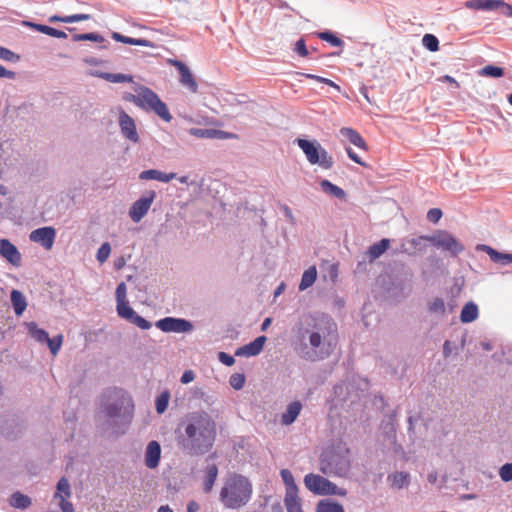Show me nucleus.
I'll return each mask as SVG.
<instances>
[{"instance_id":"f257e3e1","label":"nucleus","mask_w":512,"mask_h":512,"mask_svg":"<svg viewBox=\"0 0 512 512\" xmlns=\"http://www.w3.org/2000/svg\"><path fill=\"white\" fill-rule=\"evenodd\" d=\"M216 436L217 424L204 410L187 414L176 429L178 446L190 456H202L210 452Z\"/></svg>"},{"instance_id":"393cba45","label":"nucleus","mask_w":512,"mask_h":512,"mask_svg":"<svg viewBox=\"0 0 512 512\" xmlns=\"http://www.w3.org/2000/svg\"><path fill=\"white\" fill-rule=\"evenodd\" d=\"M339 134L342 138L348 140L356 147L367 150V144L365 140L355 129L350 127H343L339 130Z\"/></svg>"},{"instance_id":"4c0bfd02","label":"nucleus","mask_w":512,"mask_h":512,"mask_svg":"<svg viewBox=\"0 0 512 512\" xmlns=\"http://www.w3.org/2000/svg\"><path fill=\"white\" fill-rule=\"evenodd\" d=\"M317 279V269L315 266H311L304 271L299 284V290L304 291L314 284Z\"/></svg>"},{"instance_id":"0e129e2a","label":"nucleus","mask_w":512,"mask_h":512,"mask_svg":"<svg viewBox=\"0 0 512 512\" xmlns=\"http://www.w3.org/2000/svg\"><path fill=\"white\" fill-rule=\"evenodd\" d=\"M59 499V507L62 510V512H74L73 504L67 500L66 497L61 496Z\"/></svg>"},{"instance_id":"680f3d73","label":"nucleus","mask_w":512,"mask_h":512,"mask_svg":"<svg viewBox=\"0 0 512 512\" xmlns=\"http://www.w3.org/2000/svg\"><path fill=\"white\" fill-rule=\"evenodd\" d=\"M218 360L225 366H232L235 363L234 356L226 353V352H219L218 353Z\"/></svg>"},{"instance_id":"f3484780","label":"nucleus","mask_w":512,"mask_h":512,"mask_svg":"<svg viewBox=\"0 0 512 512\" xmlns=\"http://www.w3.org/2000/svg\"><path fill=\"white\" fill-rule=\"evenodd\" d=\"M171 63L180 74V83L187 87L191 92H197L198 84L189 67L180 60H173Z\"/></svg>"},{"instance_id":"473e14b6","label":"nucleus","mask_w":512,"mask_h":512,"mask_svg":"<svg viewBox=\"0 0 512 512\" xmlns=\"http://www.w3.org/2000/svg\"><path fill=\"white\" fill-rule=\"evenodd\" d=\"M316 512H345L344 507L338 501L325 498L318 501Z\"/></svg>"},{"instance_id":"6e6552de","label":"nucleus","mask_w":512,"mask_h":512,"mask_svg":"<svg viewBox=\"0 0 512 512\" xmlns=\"http://www.w3.org/2000/svg\"><path fill=\"white\" fill-rule=\"evenodd\" d=\"M428 242L435 248L447 252L451 257H457L465 250L464 245L446 230L435 231L429 236Z\"/></svg>"},{"instance_id":"0eeeda50","label":"nucleus","mask_w":512,"mask_h":512,"mask_svg":"<svg viewBox=\"0 0 512 512\" xmlns=\"http://www.w3.org/2000/svg\"><path fill=\"white\" fill-rule=\"evenodd\" d=\"M304 484L306 488L312 492L314 495L319 496H332V495H339L344 496L346 495L345 489H339L336 484L328 480L327 478H324L320 475L309 473L305 475L304 477Z\"/></svg>"},{"instance_id":"20e7f679","label":"nucleus","mask_w":512,"mask_h":512,"mask_svg":"<svg viewBox=\"0 0 512 512\" xmlns=\"http://www.w3.org/2000/svg\"><path fill=\"white\" fill-rule=\"evenodd\" d=\"M350 466L349 449L342 444L324 449L319 458V469L327 476L345 477Z\"/></svg>"},{"instance_id":"ddd939ff","label":"nucleus","mask_w":512,"mask_h":512,"mask_svg":"<svg viewBox=\"0 0 512 512\" xmlns=\"http://www.w3.org/2000/svg\"><path fill=\"white\" fill-rule=\"evenodd\" d=\"M118 124L122 136L130 142L136 144L139 142V135L137 132L135 120L128 115L124 110L119 112Z\"/></svg>"},{"instance_id":"774afa93","label":"nucleus","mask_w":512,"mask_h":512,"mask_svg":"<svg viewBox=\"0 0 512 512\" xmlns=\"http://www.w3.org/2000/svg\"><path fill=\"white\" fill-rule=\"evenodd\" d=\"M195 374L192 370H186L181 375L180 381L183 384H188L194 380Z\"/></svg>"},{"instance_id":"4468645a","label":"nucleus","mask_w":512,"mask_h":512,"mask_svg":"<svg viewBox=\"0 0 512 512\" xmlns=\"http://www.w3.org/2000/svg\"><path fill=\"white\" fill-rule=\"evenodd\" d=\"M55 238L56 230L52 226L37 228L29 236L30 241L39 243L46 250H50L53 247Z\"/></svg>"},{"instance_id":"dca6fc26","label":"nucleus","mask_w":512,"mask_h":512,"mask_svg":"<svg viewBox=\"0 0 512 512\" xmlns=\"http://www.w3.org/2000/svg\"><path fill=\"white\" fill-rule=\"evenodd\" d=\"M217 457L216 453L209 454L206 458V467L204 469V477H203V491L205 493L211 492L215 481L217 479L219 470L217 464L211 462V460Z\"/></svg>"},{"instance_id":"b1692460","label":"nucleus","mask_w":512,"mask_h":512,"mask_svg":"<svg viewBox=\"0 0 512 512\" xmlns=\"http://www.w3.org/2000/svg\"><path fill=\"white\" fill-rule=\"evenodd\" d=\"M500 0H467L464 6L472 10L495 11L499 9Z\"/></svg>"},{"instance_id":"39448f33","label":"nucleus","mask_w":512,"mask_h":512,"mask_svg":"<svg viewBox=\"0 0 512 512\" xmlns=\"http://www.w3.org/2000/svg\"><path fill=\"white\" fill-rule=\"evenodd\" d=\"M136 92V94H125L124 100L135 104L146 112H154L165 122L172 120V115L166 103L152 89L146 86H139Z\"/></svg>"},{"instance_id":"e433bc0d","label":"nucleus","mask_w":512,"mask_h":512,"mask_svg":"<svg viewBox=\"0 0 512 512\" xmlns=\"http://www.w3.org/2000/svg\"><path fill=\"white\" fill-rule=\"evenodd\" d=\"M280 476L283 481V483L286 486V494L285 495H291L298 493V487L295 483L294 477L292 472L289 469H281L280 470Z\"/></svg>"},{"instance_id":"7ed1b4c3","label":"nucleus","mask_w":512,"mask_h":512,"mask_svg":"<svg viewBox=\"0 0 512 512\" xmlns=\"http://www.w3.org/2000/svg\"><path fill=\"white\" fill-rule=\"evenodd\" d=\"M252 491V484L247 477L234 474L225 482L219 498L226 508L239 509L250 501Z\"/></svg>"},{"instance_id":"a211bd4d","label":"nucleus","mask_w":512,"mask_h":512,"mask_svg":"<svg viewBox=\"0 0 512 512\" xmlns=\"http://www.w3.org/2000/svg\"><path fill=\"white\" fill-rule=\"evenodd\" d=\"M267 337L262 335L255 338L253 341L236 349L235 356L252 357L259 355L264 347Z\"/></svg>"},{"instance_id":"4d7b16f0","label":"nucleus","mask_w":512,"mask_h":512,"mask_svg":"<svg viewBox=\"0 0 512 512\" xmlns=\"http://www.w3.org/2000/svg\"><path fill=\"white\" fill-rule=\"evenodd\" d=\"M294 51L301 57H307L309 55V50L306 46V42L303 38H300L294 47Z\"/></svg>"},{"instance_id":"c9c22d12","label":"nucleus","mask_w":512,"mask_h":512,"mask_svg":"<svg viewBox=\"0 0 512 512\" xmlns=\"http://www.w3.org/2000/svg\"><path fill=\"white\" fill-rule=\"evenodd\" d=\"M320 187L324 193L332 195L337 199L343 200L346 198V192L341 187L333 184L327 179L320 181Z\"/></svg>"},{"instance_id":"bf43d9fd","label":"nucleus","mask_w":512,"mask_h":512,"mask_svg":"<svg viewBox=\"0 0 512 512\" xmlns=\"http://www.w3.org/2000/svg\"><path fill=\"white\" fill-rule=\"evenodd\" d=\"M126 294H127V286H126L125 282H120L117 285L116 291H115L116 302L127 301Z\"/></svg>"},{"instance_id":"f8f14e48","label":"nucleus","mask_w":512,"mask_h":512,"mask_svg":"<svg viewBox=\"0 0 512 512\" xmlns=\"http://www.w3.org/2000/svg\"><path fill=\"white\" fill-rule=\"evenodd\" d=\"M0 432L7 439L14 440L22 433V424L16 415L7 414L0 418Z\"/></svg>"},{"instance_id":"69168bd1","label":"nucleus","mask_w":512,"mask_h":512,"mask_svg":"<svg viewBox=\"0 0 512 512\" xmlns=\"http://www.w3.org/2000/svg\"><path fill=\"white\" fill-rule=\"evenodd\" d=\"M346 152H347L348 157L353 162H355L356 164L361 165L363 167H366V163L361 160V158L358 156V154L351 147H346Z\"/></svg>"},{"instance_id":"4be33fe9","label":"nucleus","mask_w":512,"mask_h":512,"mask_svg":"<svg viewBox=\"0 0 512 512\" xmlns=\"http://www.w3.org/2000/svg\"><path fill=\"white\" fill-rule=\"evenodd\" d=\"M176 173H164L157 169L144 170L139 174L140 180H156L163 183H168L176 178Z\"/></svg>"},{"instance_id":"cd10ccee","label":"nucleus","mask_w":512,"mask_h":512,"mask_svg":"<svg viewBox=\"0 0 512 512\" xmlns=\"http://www.w3.org/2000/svg\"><path fill=\"white\" fill-rule=\"evenodd\" d=\"M390 246V240L387 238H383L380 241L372 244L369 246L366 255L369 258L370 262H373L374 260L378 259L380 256H382L389 248Z\"/></svg>"},{"instance_id":"09e8293b","label":"nucleus","mask_w":512,"mask_h":512,"mask_svg":"<svg viewBox=\"0 0 512 512\" xmlns=\"http://www.w3.org/2000/svg\"><path fill=\"white\" fill-rule=\"evenodd\" d=\"M86 41L99 43V49H107L110 45V43L102 35L96 32L86 33Z\"/></svg>"},{"instance_id":"49530a36","label":"nucleus","mask_w":512,"mask_h":512,"mask_svg":"<svg viewBox=\"0 0 512 512\" xmlns=\"http://www.w3.org/2000/svg\"><path fill=\"white\" fill-rule=\"evenodd\" d=\"M422 45L430 52H436L439 50V40L433 34H425L422 38Z\"/></svg>"},{"instance_id":"13d9d810","label":"nucleus","mask_w":512,"mask_h":512,"mask_svg":"<svg viewBox=\"0 0 512 512\" xmlns=\"http://www.w3.org/2000/svg\"><path fill=\"white\" fill-rule=\"evenodd\" d=\"M309 343L313 349L320 348L323 343V335H320L318 332L311 331L309 335Z\"/></svg>"},{"instance_id":"a18cd8bd","label":"nucleus","mask_w":512,"mask_h":512,"mask_svg":"<svg viewBox=\"0 0 512 512\" xmlns=\"http://www.w3.org/2000/svg\"><path fill=\"white\" fill-rule=\"evenodd\" d=\"M429 236L430 235H422L407 239L410 247L412 248L413 254H415L417 251H423L426 248L425 242H428Z\"/></svg>"},{"instance_id":"58836bf2","label":"nucleus","mask_w":512,"mask_h":512,"mask_svg":"<svg viewBox=\"0 0 512 512\" xmlns=\"http://www.w3.org/2000/svg\"><path fill=\"white\" fill-rule=\"evenodd\" d=\"M317 37L327 43H329L333 47H343L344 41L338 37L334 32L330 30H325L317 33Z\"/></svg>"},{"instance_id":"9b49d317","label":"nucleus","mask_w":512,"mask_h":512,"mask_svg":"<svg viewBox=\"0 0 512 512\" xmlns=\"http://www.w3.org/2000/svg\"><path fill=\"white\" fill-rule=\"evenodd\" d=\"M155 197L156 192L150 190L132 204L129 210V216L133 222L138 223L142 220L150 209Z\"/></svg>"},{"instance_id":"a19ab883","label":"nucleus","mask_w":512,"mask_h":512,"mask_svg":"<svg viewBox=\"0 0 512 512\" xmlns=\"http://www.w3.org/2000/svg\"><path fill=\"white\" fill-rule=\"evenodd\" d=\"M284 503L287 509V512H303L301 499L298 497V493L285 495Z\"/></svg>"},{"instance_id":"7c9ffc66","label":"nucleus","mask_w":512,"mask_h":512,"mask_svg":"<svg viewBox=\"0 0 512 512\" xmlns=\"http://www.w3.org/2000/svg\"><path fill=\"white\" fill-rule=\"evenodd\" d=\"M479 316V309L475 302H467L460 313V321L464 324L475 321Z\"/></svg>"},{"instance_id":"de8ad7c7","label":"nucleus","mask_w":512,"mask_h":512,"mask_svg":"<svg viewBox=\"0 0 512 512\" xmlns=\"http://www.w3.org/2000/svg\"><path fill=\"white\" fill-rule=\"evenodd\" d=\"M45 343L48 345L51 354L56 355L61 349L63 343V335L58 334L53 338L49 337V340L45 341Z\"/></svg>"},{"instance_id":"864d4df0","label":"nucleus","mask_w":512,"mask_h":512,"mask_svg":"<svg viewBox=\"0 0 512 512\" xmlns=\"http://www.w3.org/2000/svg\"><path fill=\"white\" fill-rule=\"evenodd\" d=\"M129 322L136 325L142 330H148L152 327L151 322H149L142 316L138 315L137 313H135V315L131 318Z\"/></svg>"},{"instance_id":"1a4fd4ad","label":"nucleus","mask_w":512,"mask_h":512,"mask_svg":"<svg viewBox=\"0 0 512 512\" xmlns=\"http://www.w3.org/2000/svg\"><path fill=\"white\" fill-rule=\"evenodd\" d=\"M311 319L313 321L311 324L312 331L322 334L323 344L331 347L337 336V325L333 318L326 313L316 312L311 316Z\"/></svg>"},{"instance_id":"338daca9","label":"nucleus","mask_w":512,"mask_h":512,"mask_svg":"<svg viewBox=\"0 0 512 512\" xmlns=\"http://www.w3.org/2000/svg\"><path fill=\"white\" fill-rule=\"evenodd\" d=\"M499 9L504 16L512 17V5L506 3L504 0H500Z\"/></svg>"},{"instance_id":"c03bdc74","label":"nucleus","mask_w":512,"mask_h":512,"mask_svg":"<svg viewBox=\"0 0 512 512\" xmlns=\"http://www.w3.org/2000/svg\"><path fill=\"white\" fill-rule=\"evenodd\" d=\"M169 400L170 392L168 390H164L156 397L155 408L158 414H163L166 411Z\"/></svg>"},{"instance_id":"a878e982","label":"nucleus","mask_w":512,"mask_h":512,"mask_svg":"<svg viewBox=\"0 0 512 512\" xmlns=\"http://www.w3.org/2000/svg\"><path fill=\"white\" fill-rule=\"evenodd\" d=\"M387 481L391 488L394 489H403L409 486L411 481V476L408 472H394L387 476Z\"/></svg>"},{"instance_id":"f03ea898","label":"nucleus","mask_w":512,"mask_h":512,"mask_svg":"<svg viewBox=\"0 0 512 512\" xmlns=\"http://www.w3.org/2000/svg\"><path fill=\"white\" fill-rule=\"evenodd\" d=\"M99 413L115 433L124 434L133 419L134 403L124 389L108 387L100 395Z\"/></svg>"},{"instance_id":"6e6d98bb","label":"nucleus","mask_w":512,"mask_h":512,"mask_svg":"<svg viewBox=\"0 0 512 512\" xmlns=\"http://www.w3.org/2000/svg\"><path fill=\"white\" fill-rule=\"evenodd\" d=\"M0 59L8 62H17L20 57L10 49L0 46Z\"/></svg>"},{"instance_id":"8fccbe9b","label":"nucleus","mask_w":512,"mask_h":512,"mask_svg":"<svg viewBox=\"0 0 512 512\" xmlns=\"http://www.w3.org/2000/svg\"><path fill=\"white\" fill-rule=\"evenodd\" d=\"M429 311L434 314L444 315L445 314V303L441 298H435L429 303Z\"/></svg>"},{"instance_id":"052dcab7","label":"nucleus","mask_w":512,"mask_h":512,"mask_svg":"<svg viewBox=\"0 0 512 512\" xmlns=\"http://www.w3.org/2000/svg\"><path fill=\"white\" fill-rule=\"evenodd\" d=\"M442 215H443V213H442L441 209L431 208L427 212V219H428V221H430L432 223H437L441 219Z\"/></svg>"},{"instance_id":"bb28decb","label":"nucleus","mask_w":512,"mask_h":512,"mask_svg":"<svg viewBox=\"0 0 512 512\" xmlns=\"http://www.w3.org/2000/svg\"><path fill=\"white\" fill-rule=\"evenodd\" d=\"M189 134L200 139H223L227 133L213 128H191Z\"/></svg>"},{"instance_id":"412c9836","label":"nucleus","mask_w":512,"mask_h":512,"mask_svg":"<svg viewBox=\"0 0 512 512\" xmlns=\"http://www.w3.org/2000/svg\"><path fill=\"white\" fill-rule=\"evenodd\" d=\"M302 407V403L298 400L289 403L281 415V423L286 426L293 424L300 415Z\"/></svg>"},{"instance_id":"5fc2aeb1","label":"nucleus","mask_w":512,"mask_h":512,"mask_svg":"<svg viewBox=\"0 0 512 512\" xmlns=\"http://www.w3.org/2000/svg\"><path fill=\"white\" fill-rule=\"evenodd\" d=\"M499 476L503 482L512 481V463H505L499 469Z\"/></svg>"},{"instance_id":"c85d7f7f","label":"nucleus","mask_w":512,"mask_h":512,"mask_svg":"<svg viewBox=\"0 0 512 512\" xmlns=\"http://www.w3.org/2000/svg\"><path fill=\"white\" fill-rule=\"evenodd\" d=\"M10 300L14 313L21 316L27 308V300L24 294L17 289H13L10 293Z\"/></svg>"},{"instance_id":"79ce46f5","label":"nucleus","mask_w":512,"mask_h":512,"mask_svg":"<svg viewBox=\"0 0 512 512\" xmlns=\"http://www.w3.org/2000/svg\"><path fill=\"white\" fill-rule=\"evenodd\" d=\"M116 311L119 317L128 322L135 315V310L129 305L128 301L117 302Z\"/></svg>"},{"instance_id":"423d86ee","label":"nucleus","mask_w":512,"mask_h":512,"mask_svg":"<svg viewBox=\"0 0 512 512\" xmlns=\"http://www.w3.org/2000/svg\"><path fill=\"white\" fill-rule=\"evenodd\" d=\"M294 143L303 151L310 164L319 165L323 169L332 168L333 158L317 140L296 138Z\"/></svg>"},{"instance_id":"603ef678","label":"nucleus","mask_w":512,"mask_h":512,"mask_svg":"<svg viewBox=\"0 0 512 512\" xmlns=\"http://www.w3.org/2000/svg\"><path fill=\"white\" fill-rule=\"evenodd\" d=\"M111 252V246L108 242L103 243L97 251L96 258L100 263L105 262Z\"/></svg>"},{"instance_id":"f704fd0d","label":"nucleus","mask_w":512,"mask_h":512,"mask_svg":"<svg viewBox=\"0 0 512 512\" xmlns=\"http://www.w3.org/2000/svg\"><path fill=\"white\" fill-rule=\"evenodd\" d=\"M26 327L28 330V334L35 341L43 344L45 341L49 340V334L46 330L39 328L37 323L34 321L27 322Z\"/></svg>"},{"instance_id":"aec40b11","label":"nucleus","mask_w":512,"mask_h":512,"mask_svg":"<svg viewBox=\"0 0 512 512\" xmlns=\"http://www.w3.org/2000/svg\"><path fill=\"white\" fill-rule=\"evenodd\" d=\"M476 249L478 251H483L487 253L491 261H493L494 263H498L504 266L512 263V253L499 252L493 247L486 244H478Z\"/></svg>"},{"instance_id":"37998d69","label":"nucleus","mask_w":512,"mask_h":512,"mask_svg":"<svg viewBox=\"0 0 512 512\" xmlns=\"http://www.w3.org/2000/svg\"><path fill=\"white\" fill-rule=\"evenodd\" d=\"M479 75L491 78H500L504 76V69L496 65H486L479 70Z\"/></svg>"},{"instance_id":"5701e85b","label":"nucleus","mask_w":512,"mask_h":512,"mask_svg":"<svg viewBox=\"0 0 512 512\" xmlns=\"http://www.w3.org/2000/svg\"><path fill=\"white\" fill-rule=\"evenodd\" d=\"M90 75L104 79L111 83H131V82H133V76L129 75V74L110 73V72H102L99 70H95V71H91Z\"/></svg>"},{"instance_id":"c756f323","label":"nucleus","mask_w":512,"mask_h":512,"mask_svg":"<svg viewBox=\"0 0 512 512\" xmlns=\"http://www.w3.org/2000/svg\"><path fill=\"white\" fill-rule=\"evenodd\" d=\"M111 37H112V39H114L117 42H121V43L128 44V45L154 47V43L148 39L132 38V37L122 35L119 32H112Z\"/></svg>"},{"instance_id":"e2e57ef3","label":"nucleus","mask_w":512,"mask_h":512,"mask_svg":"<svg viewBox=\"0 0 512 512\" xmlns=\"http://www.w3.org/2000/svg\"><path fill=\"white\" fill-rule=\"evenodd\" d=\"M88 14H73L70 16H64L63 23H75L89 19Z\"/></svg>"},{"instance_id":"3c124183","label":"nucleus","mask_w":512,"mask_h":512,"mask_svg":"<svg viewBox=\"0 0 512 512\" xmlns=\"http://www.w3.org/2000/svg\"><path fill=\"white\" fill-rule=\"evenodd\" d=\"M230 386L235 390H241L245 384V375L241 373H234L229 378Z\"/></svg>"},{"instance_id":"2f4dec72","label":"nucleus","mask_w":512,"mask_h":512,"mask_svg":"<svg viewBox=\"0 0 512 512\" xmlns=\"http://www.w3.org/2000/svg\"><path fill=\"white\" fill-rule=\"evenodd\" d=\"M9 504L13 508L20 509V510H26L29 508L32 504V499L26 495L23 494L20 491H16L11 494L9 498Z\"/></svg>"},{"instance_id":"9d476101","label":"nucleus","mask_w":512,"mask_h":512,"mask_svg":"<svg viewBox=\"0 0 512 512\" xmlns=\"http://www.w3.org/2000/svg\"><path fill=\"white\" fill-rule=\"evenodd\" d=\"M155 326L165 333H188L193 330L190 320L167 316L155 322Z\"/></svg>"},{"instance_id":"ea45409f","label":"nucleus","mask_w":512,"mask_h":512,"mask_svg":"<svg viewBox=\"0 0 512 512\" xmlns=\"http://www.w3.org/2000/svg\"><path fill=\"white\" fill-rule=\"evenodd\" d=\"M56 492L53 495L54 499L61 498V496H64L66 498L71 497L72 491L70 487V483L67 478L61 477L56 485Z\"/></svg>"},{"instance_id":"2eb2a0df","label":"nucleus","mask_w":512,"mask_h":512,"mask_svg":"<svg viewBox=\"0 0 512 512\" xmlns=\"http://www.w3.org/2000/svg\"><path fill=\"white\" fill-rule=\"evenodd\" d=\"M0 256L16 268L21 266V253L9 239H0Z\"/></svg>"},{"instance_id":"6ab92c4d","label":"nucleus","mask_w":512,"mask_h":512,"mask_svg":"<svg viewBox=\"0 0 512 512\" xmlns=\"http://www.w3.org/2000/svg\"><path fill=\"white\" fill-rule=\"evenodd\" d=\"M161 459V446L156 440L148 443L145 451V465L150 469H155L159 466Z\"/></svg>"},{"instance_id":"72a5a7b5","label":"nucleus","mask_w":512,"mask_h":512,"mask_svg":"<svg viewBox=\"0 0 512 512\" xmlns=\"http://www.w3.org/2000/svg\"><path fill=\"white\" fill-rule=\"evenodd\" d=\"M27 24L34 30H36L40 33L46 34L48 36H51L54 38H59V39L67 38V34L64 31L56 29L54 27L44 25V24L32 23V22H28Z\"/></svg>"}]
</instances>
